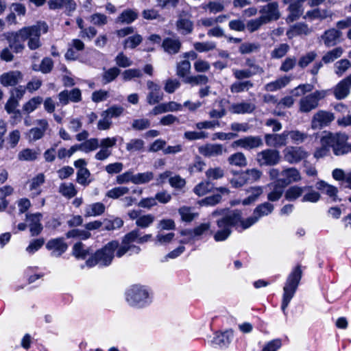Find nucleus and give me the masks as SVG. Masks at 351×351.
I'll return each mask as SVG.
<instances>
[{"label":"nucleus","instance_id":"bf43d9fd","mask_svg":"<svg viewBox=\"0 0 351 351\" xmlns=\"http://www.w3.org/2000/svg\"><path fill=\"white\" fill-rule=\"evenodd\" d=\"M267 23L263 19L261 16L247 21L245 24V28L250 33L258 30L261 27Z\"/></svg>","mask_w":351,"mask_h":351},{"label":"nucleus","instance_id":"a18cd8bd","mask_svg":"<svg viewBox=\"0 0 351 351\" xmlns=\"http://www.w3.org/2000/svg\"><path fill=\"white\" fill-rule=\"evenodd\" d=\"M73 254L78 259H85L90 254V248L86 247L82 243L78 242L73 245Z\"/></svg>","mask_w":351,"mask_h":351},{"label":"nucleus","instance_id":"473e14b6","mask_svg":"<svg viewBox=\"0 0 351 351\" xmlns=\"http://www.w3.org/2000/svg\"><path fill=\"white\" fill-rule=\"evenodd\" d=\"M178 213L182 221L187 223L191 222L199 216V214L194 211V208L189 206L180 207Z\"/></svg>","mask_w":351,"mask_h":351},{"label":"nucleus","instance_id":"49530a36","mask_svg":"<svg viewBox=\"0 0 351 351\" xmlns=\"http://www.w3.org/2000/svg\"><path fill=\"white\" fill-rule=\"evenodd\" d=\"M43 101V97H34L26 102L23 106V110L29 114L34 111Z\"/></svg>","mask_w":351,"mask_h":351},{"label":"nucleus","instance_id":"423d86ee","mask_svg":"<svg viewBox=\"0 0 351 351\" xmlns=\"http://www.w3.org/2000/svg\"><path fill=\"white\" fill-rule=\"evenodd\" d=\"M302 271L300 267H295L288 276L283 287V295L281 308L285 314L286 308L293 298L300 283Z\"/></svg>","mask_w":351,"mask_h":351},{"label":"nucleus","instance_id":"052dcab7","mask_svg":"<svg viewBox=\"0 0 351 351\" xmlns=\"http://www.w3.org/2000/svg\"><path fill=\"white\" fill-rule=\"evenodd\" d=\"M191 71V63L189 60H185L180 62L177 64V75L180 77L185 78Z\"/></svg>","mask_w":351,"mask_h":351},{"label":"nucleus","instance_id":"cd10ccee","mask_svg":"<svg viewBox=\"0 0 351 351\" xmlns=\"http://www.w3.org/2000/svg\"><path fill=\"white\" fill-rule=\"evenodd\" d=\"M44 182L45 176L43 173H39L31 180L29 184L31 197H34L41 193V186Z\"/></svg>","mask_w":351,"mask_h":351},{"label":"nucleus","instance_id":"f257e3e1","mask_svg":"<svg viewBox=\"0 0 351 351\" xmlns=\"http://www.w3.org/2000/svg\"><path fill=\"white\" fill-rule=\"evenodd\" d=\"M273 210V204L269 202L263 203L254 209L253 216L246 219H242V213L240 210L231 211L217 220L218 229L214 234V239L217 242L225 241L230 235L232 227L241 232L256 223L261 217L271 213Z\"/></svg>","mask_w":351,"mask_h":351},{"label":"nucleus","instance_id":"aec40b11","mask_svg":"<svg viewBox=\"0 0 351 351\" xmlns=\"http://www.w3.org/2000/svg\"><path fill=\"white\" fill-rule=\"evenodd\" d=\"M42 217V214L39 213L27 215L26 216V220L32 237L38 235L43 230V226L40 223Z\"/></svg>","mask_w":351,"mask_h":351},{"label":"nucleus","instance_id":"4d7b16f0","mask_svg":"<svg viewBox=\"0 0 351 351\" xmlns=\"http://www.w3.org/2000/svg\"><path fill=\"white\" fill-rule=\"evenodd\" d=\"M154 179V173L146 171L134 174V184H144L149 182Z\"/></svg>","mask_w":351,"mask_h":351},{"label":"nucleus","instance_id":"393cba45","mask_svg":"<svg viewBox=\"0 0 351 351\" xmlns=\"http://www.w3.org/2000/svg\"><path fill=\"white\" fill-rule=\"evenodd\" d=\"M288 134L284 132L280 134H266L265 136V143L268 146L279 147L287 144Z\"/></svg>","mask_w":351,"mask_h":351},{"label":"nucleus","instance_id":"f03ea898","mask_svg":"<svg viewBox=\"0 0 351 351\" xmlns=\"http://www.w3.org/2000/svg\"><path fill=\"white\" fill-rule=\"evenodd\" d=\"M48 25L45 22L39 21L35 25L24 27L16 32L5 34L11 49L16 53L21 52L25 49L24 42L27 41L30 50H36L41 47L40 36L48 32Z\"/></svg>","mask_w":351,"mask_h":351},{"label":"nucleus","instance_id":"b1692460","mask_svg":"<svg viewBox=\"0 0 351 351\" xmlns=\"http://www.w3.org/2000/svg\"><path fill=\"white\" fill-rule=\"evenodd\" d=\"M233 338L232 330H226L223 332L217 333L210 341L213 347H224L228 346Z\"/></svg>","mask_w":351,"mask_h":351},{"label":"nucleus","instance_id":"09e8293b","mask_svg":"<svg viewBox=\"0 0 351 351\" xmlns=\"http://www.w3.org/2000/svg\"><path fill=\"white\" fill-rule=\"evenodd\" d=\"M326 95L324 90H316L315 92L308 95V111L317 107L318 102Z\"/></svg>","mask_w":351,"mask_h":351},{"label":"nucleus","instance_id":"9b49d317","mask_svg":"<svg viewBox=\"0 0 351 351\" xmlns=\"http://www.w3.org/2000/svg\"><path fill=\"white\" fill-rule=\"evenodd\" d=\"M263 142L258 136H247L234 141L232 143L233 148L240 147L245 150H251L262 147Z\"/></svg>","mask_w":351,"mask_h":351},{"label":"nucleus","instance_id":"774afa93","mask_svg":"<svg viewBox=\"0 0 351 351\" xmlns=\"http://www.w3.org/2000/svg\"><path fill=\"white\" fill-rule=\"evenodd\" d=\"M90 237V233L86 230L73 229L66 233L67 238H77L87 239Z\"/></svg>","mask_w":351,"mask_h":351},{"label":"nucleus","instance_id":"69168bd1","mask_svg":"<svg viewBox=\"0 0 351 351\" xmlns=\"http://www.w3.org/2000/svg\"><path fill=\"white\" fill-rule=\"evenodd\" d=\"M90 173L88 169H78L77 173V182L83 186H87L90 182L88 180Z\"/></svg>","mask_w":351,"mask_h":351},{"label":"nucleus","instance_id":"412c9836","mask_svg":"<svg viewBox=\"0 0 351 351\" xmlns=\"http://www.w3.org/2000/svg\"><path fill=\"white\" fill-rule=\"evenodd\" d=\"M147 86L149 90L147 96V101L149 104L153 105L157 104L162 99L163 93L159 85L152 81H148Z\"/></svg>","mask_w":351,"mask_h":351},{"label":"nucleus","instance_id":"4be33fe9","mask_svg":"<svg viewBox=\"0 0 351 351\" xmlns=\"http://www.w3.org/2000/svg\"><path fill=\"white\" fill-rule=\"evenodd\" d=\"M46 247L51 252L53 256L58 257L66 250L67 245L62 238H57L49 240L46 245Z\"/></svg>","mask_w":351,"mask_h":351},{"label":"nucleus","instance_id":"6e6552de","mask_svg":"<svg viewBox=\"0 0 351 351\" xmlns=\"http://www.w3.org/2000/svg\"><path fill=\"white\" fill-rule=\"evenodd\" d=\"M123 112V108L121 106H113L104 110L101 113V118L97 123V129L99 130H107L110 129L112 125V118L119 117Z\"/></svg>","mask_w":351,"mask_h":351},{"label":"nucleus","instance_id":"de8ad7c7","mask_svg":"<svg viewBox=\"0 0 351 351\" xmlns=\"http://www.w3.org/2000/svg\"><path fill=\"white\" fill-rule=\"evenodd\" d=\"M304 1L305 0H299L295 3L290 4L289 8L290 12V14L288 16L289 20L293 21L300 17L302 13V10L301 9V2Z\"/></svg>","mask_w":351,"mask_h":351},{"label":"nucleus","instance_id":"ea45409f","mask_svg":"<svg viewBox=\"0 0 351 351\" xmlns=\"http://www.w3.org/2000/svg\"><path fill=\"white\" fill-rule=\"evenodd\" d=\"M80 151L84 153H89L96 150L99 146V141L97 138H91L79 144Z\"/></svg>","mask_w":351,"mask_h":351},{"label":"nucleus","instance_id":"a19ab883","mask_svg":"<svg viewBox=\"0 0 351 351\" xmlns=\"http://www.w3.org/2000/svg\"><path fill=\"white\" fill-rule=\"evenodd\" d=\"M206 177L208 181L219 180L225 175V171L220 167L208 168L205 172Z\"/></svg>","mask_w":351,"mask_h":351},{"label":"nucleus","instance_id":"6ab92c4d","mask_svg":"<svg viewBox=\"0 0 351 351\" xmlns=\"http://www.w3.org/2000/svg\"><path fill=\"white\" fill-rule=\"evenodd\" d=\"M351 88V74L340 81L335 87L333 93L336 99H343L350 93Z\"/></svg>","mask_w":351,"mask_h":351},{"label":"nucleus","instance_id":"72a5a7b5","mask_svg":"<svg viewBox=\"0 0 351 351\" xmlns=\"http://www.w3.org/2000/svg\"><path fill=\"white\" fill-rule=\"evenodd\" d=\"M228 162L230 165L239 167H245L247 165V158L242 152L231 154L228 158Z\"/></svg>","mask_w":351,"mask_h":351},{"label":"nucleus","instance_id":"5701e85b","mask_svg":"<svg viewBox=\"0 0 351 351\" xmlns=\"http://www.w3.org/2000/svg\"><path fill=\"white\" fill-rule=\"evenodd\" d=\"M285 160L289 163L298 162L305 155V152L300 147H288L283 151Z\"/></svg>","mask_w":351,"mask_h":351},{"label":"nucleus","instance_id":"864d4df0","mask_svg":"<svg viewBox=\"0 0 351 351\" xmlns=\"http://www.w3.org/2000/svg\"><path fill=\"white\" fill-rule=\"evenodd\" d=\"M130 193V189L127 186H117L110 190H109L106 196L112 198V199H118L121 197L128 195Z\"/></svg>","mask_w":351,"mask_h":351},{"label":"nucleus","instance_id":"603ef678","mask_svg":"<svg viewBox=\"0 0 351 351\" xmlns=\"http://www.w3.org/2000/svg\"><path fill=\"white\" fill-rule=\"evenodd\" d=\"M252 86V82L249 80L243 82H235L230 86V91L232 93H239L248 90Z\"/></svg>","mask_w":351,"mask_h":351},{"label":"nucleus","instance_id":"680f3d73","mask_svg":"<svg viewBox=\"0 0 351 351\" xmlns=\"http://www.w3.org/2000/svg\"><path fill=\"white\" fill-rule=\"evenodd\" d=\"M59 191L62 195L68 198H71L77 194L75 186L72 183H64L61 184Z\"/></svg>","mask_w":351,"mask_h":351},{"label":"nucleus","instance_id":"39448f33","mask_svg":"<svg viewBox=\"0 0 351 351\" xmlns=\"http://www.w3.org/2000/svg\"><path fill=\"white\" fill-rule=\"evenodd\" d=\"M348 136L345 133L328 132L321 138L320 142L321 144L328 145L329 148H331L334 155L339 156L348 154Z\"/></svg>","mask_w":351,"mask_h":351},{"label":"nucleus","instance_id":"58836bf2","mask_svg":"<svg viewBox=\"0 0 351 351\" xmlns=\"http://www.w3.org/2000/svg\"><path fill=\"white\" fill-rule=\"evenodd\" d=\"M138 17V13L131 9L124 10L117 18V22L121 23L130 24L134 21Z\"/></svg>","mask_w":351,"mask_h":351},{"label":"nucleus","instance_id":"0eeeda50","mask_svg":"<svg viewBox=\"0 0 351 351\" xmlns=\"http://www.w3.org/2000/svg\"><path fill=\"white\" fill-rule=\"evenodd\" d=\"M140 233L139 230H134L126 234L122 239L121 244H119L120 247L118 248L117 252H116V256L121 258L127 253L129 255L138 254L141 252V248L134 245L133 243L136 242L138 243Z\"/></svg>","mask_w":351,"mask_h":351},{"label":"nucleus","instance_id":"bb28decb","mask_svg":"<svg viewBox=\"0 0 351 351\" xmlns=\"http://www.w3.org/2000/svg\"><path fill=\"white\" fill-rule=\"evenodd\" d=\"M106 210L105 205L101 202H95L86 205L84 209V217H97L101 215Z\"/></svg>","mask_w":351,"mask_h":351},{"label":"nucleus","instance_id":"f3484780","mask_svg":"<svg viewBox=\"0 0 351 351\" xmlns=\"http://www.w3.org/2000/svg\"><path fill=\"white\" fill-rule=\"evenodd\" d=\"M23 74L21 71H10L0 75V84L5 87L13 86L22 81Z\"/></svg>","mask_w":351,"mask_h":351},{"label":"nucleus","instance_id":"3c124183","mask_svg":"<svg viewBox=\"0 0 351 351\" xmlns=\"http://www.w3.org/2000/svg\"><path fill=\"white\" fill-rule=\"evenodd\" d=\"M304 190L305 187L291 186L287 190L285 198L288 201H294L302 195Z\"/></svg>","mask_w":351,"mask_h":351},{"label":"nucleus","instance_id":"4c0bfd02","mask_svg":"<svg viewBox=\"0 0 351 351\" xmlns=\"http://www.w3.org/2000/svg\"><path fill=\"white\" fill-rule=\"evenodd\" d=\"M247 193H249V195L242 201L243 205H249L254 202L262 194L263 188L261 186L250 187L247 190Z\"/></svg>","mask_w":351,"mask_h":351},{"label":"nucleus","instance_id":"f704fd0d","mask_svg":"<svg viewBox=\"0 0 351 351\" xmlns=\"http://www.w3.org/2000/svg\"><path fill=\"white\" fill-rule=\"evenodd\" d=\"M181 47V43L178 39L166 38L162 42L164 50L169 53H177Z\"/></svg>","mask_w":351,"mask_h":351},{"label":"nucleus","instance_id":"37998d69","mask_svg":"<svg viewBox=\"0 0 351 351\" xmlns=\"http://www.w3.org/2000/svg\"><path fill=\"white\" fill-rule=\"evenodd\" d=\"M343 50L341 47H337L328 51L323 57L322 61L325 64L334 62L336 59L340 58L343 54Z\"/></svg>","mask_w":351,"mask_h":351},{"label":"nucleus","instance_id":"2eb2a0df","mask_svg":"<svg viewBox=\"0 0 351 351\" xmlns=\"http://www.w3.org/2000/svg\"><path fill=\"white\" fill-rule=\"evenodd\" d=\"M259 12L261 14V16L267 23L271 21H276L280 17L277 2H271L263 6Z\"/></svg>","mask_w":351,"mask_h":351},{"label":"nucleus","instance_id":"2f4dec72","mask_svg":"<svg viewBox=\"0 0 351 351\" xmlns=\"http://www.w3.org/2000/svg\"><path fill=\"white\" fill-rule=\"evenodd\" d=\"M178 30L182 34H188L192 32L193 29V22L186 16H180L177 21Z\"/></svg>","mask_w":351,"mask_h":351},{"label":"nucleus","instance_id":"c03bdc74","mask_svg":"<svg viewBox=\"0 0 351 351\" xmlns=\"http://www.w3.org/2000/svg\"><path fill=\"white\" fill-rule=\"evenodd\" d=\"M194 49L199 52L204 53L213 51L217 47V44L214 41L195 42L193 44Z\"/></svg>","mask_w":351,"mask_h":351},{"label":"nucleus","instance_id":"6e6d98bb","mask_svg":"<svg viewBox=\"0 0 351 351\" xmlns=\"http://www.w3.org/2000/svg\"><path fill=\"white\" fill-rule=\"evenodd\" d=\"M213 186L210 181H202L193 189V192L198 196H203L211 191Z\"/></svg>","mask_w":351,"mask_h":351},{"label":"nucleus","instance_id":"13d9d810","mask_svg":"<svg viewBox=\"0 0 351 351\" xmlns=\"http://www.w3.org/2000/svg\"><path fill=\"white\" fill-rule=\"evenodd\" d=\"M208 82V77L205 75H197L195 76H188L184 79V82L190 84L193 86L206 84Z\"/></svg>","mask_w":351,"mask_h":351},{"label":"nucleus","instance_id":"c756f323","mask_svg":"<svg viewBox=\"0 0 351 351\" xmlns=\"http://www.w3.org/2000/svg\"><path fill=\"white\" fill-rule=\"evenodd\" d=\"M256 108L254 104L249 102H241L233 104L230 108V110L234 114L252 113Z\"/></svg>","mask_w":351,"mask_h":351},{"label":"nucleus","instance_id":"7ed1b4c3","mask_svg":"<svg viewBox=\"0 0 351 351\" xmlns=\"http://www.w3.org/2000/svg\"><path fill=\"white\" fill-rule=\"evenodd\" d=\"M125 299L130 306L144 308L152 303V295L145 286L133 285L125 291Z\"/></svg>","mask_w":351,"mask_h":351},{"label":"nucleus","instance_id":"8fccbe9b","mask_svg":"<svg viewBox=\"0 0 351 351\" xmlns=\"http://www.w3.org/2000/svg\"><path fill=\"white\" fill-rule=\"evenodd\" d=\"M317 188L319 190H324L326 193L332 198L333 201L337 200V195L338 193L337 187L329 185L324 181H320L317 183Z\"/></svg>","mask_w":351,"mask_h":351},{"label":"nucleus","instance_id":"4468645a","mask_svg":"<svg viewBox=\"0 0 351 351\" xmlns=\"http://www.w3.org/2000/svg\"><path fill=\"white\" fill-rule=\"evenodd\" d=\"M301 176L299 171L295 168H288L281 171L280 178L276 182L283 188L289 184L300 180Z\"/></svg>","mask_w":351,"mask_h":351},{"label":"nucleus","instance_id":"a211bd4d","mask_svg":"<svg viewBox=\"0 0 351 351\" xmlns=\"http://www.w3.org/2000/svg\"><path fill=\"white\" fill-rule=\"evenodd\" d=\"M198 151L204 156L211 158L222 155L226 149L221 144L208 143L199 147Z\"/></svg>","mask_w":351,"mask_h":351},{"label":"nucleus","instance_id":"c85d7f7f","mask_svg":"<svg viewBox=\"0 0 351 351\" xmlns=\"http://www.w3.org/2000/svg\"><path fill=\"white\" fill-rule=\"evenodd\" d=\"M341 36V32L335 28L326 30L322 36L324 45L326 47H332L337 44V41Z\"/></svg>","mask_w":351,"mask_h":351},{"label":"nucleus","instance_id":"1a4fd4ad","mask_svg":"<svg viewBox=\"0 0 351 351\" xmlns=\"http://www.w3.org/2000/svg\"><path fill=\"white\" fill-rule=\"evenodd\" d=\"M210 228L209 223H203L197 226L193 230H184L181 232V234L184 237L181 240L182 243H188L191 241H195L201 239L206 235Z\"/></svg>","mask_w":351,"mask_h":351},{"label":"nucleus","instance_id":"0e129e2a","mask_svg":"<svg viewBox=\"0 0 351 351\" xmlns=\"http://www.w3.org/2000/svg\"><path fill=\"white\" fill-rule=\"evenodd\" d=\"M143 17L146 20H158L159 22L165 21V18L162 17L158 12L155 9H147L142 12Z\"/></svg>","mask_w":351,"mask_h":351},{"label":"nucleus","instance_id":"c9c22d12","mask_svg":"<svg viewBox=\"0 0 351 351\" xmlns=\"http://www.w3.org/2000/svg\"><path fill=\"white\" fill-rule=\"evenodd\" d=\"M306 87L305 85H300L293 91V95L295 97L302 96L300 99V110L302 112H307V96L305 95Z\"/></svg>","mask_w":351,"mask_h":351},{"label":"nucleus","instance_id":"338daca9","mask_svg":"<svg viewBox=\"0 0 351 351\" xmlns=\"http://www.w3.org/2000/svg\"><path fill=\"white\" fill-rule=\"evenodd\" d=\"M351 62L347 59H341L335 64V73L338 75H342L349 68Z\"/></svg>","mask_w":351,"mask_h":351},{"label":"nucleus","instance_id":"e2e57ef3","mask_svg":"<svg viewBox=\"0 0 351 351\" xmlns=\"http://www.w3.org/2000/svg\"><path fill=\"white\" fill-rule=\"evenodd\" d=\"M103 223L105 226V230H114L122 227L123 225V221L119 217H116L113 219H106L104 220Z\"/></svg>","mask_w":351,"mask_h":351},{"label":"nucleus","instance_id":"ddd939ff","mask_svg":"<svg viewBox=\"0 0 351 351\" xmlns=\"http://www.w3.org/2000/svg\"><path fill=\"white\" fill-rule=\"evenodd\" d=\"M36 127L30 129L27 133V137L29 141H36L42 138L49 128L48 121L45 119L35 121Z\"/></svg>","mask_w":351,"mask_h":351},{"label":"nucleus","instance_id":"5fc2aeb1","mask_svg":"<svg viewBox=\"0 0 351 351\" xmlns=\"http://www.w3.org/2000/svg\"><path fill=\"white\" fill-rule=\"evenodd\" d=\"M145 142L142 139L133 138L126 144L125 148L130 152H143Z\"/></svg>","mask_w":351,"mask_h":351},{"label":"nucleus","instance_id":"79ce46f5","mask_svg":"<svg viewBox=\"0 0 351 351\" xmlns=\"http://www.w3.org/2000/svg\"><path fill=\"white\" fill-rule=\"evenodd\" d=\"M268 186L272 187V191L267 195L268 199L271 202L278 200L281 197L285 188L276 181L274 183L269 184Z\"/></svg>","mask_w":351,"mask_h":351},{"label":"nucleus","instance_id":"7c9ffc66","mask_svg":"<svg viewBox=\"0 0 351 351\" xmlns=\"http://www.w3.org/2000/svg\"><path fill=\"white\" fill-rule=\"evenodd\" d=\"M200 8L210 14H217L225 10V4L222 1H211L202 4Z\"/></svg>","mask_w":351,"mask_h":351},{"label":"nucleus","instance_id":"20e7f679","mask_svg":"<svg viewBox=\"0 0 351 351\" xmlns=\"http://www.w3.org/2000/svg\"><path fill=\"white\" fill-rule=\"evenodd\" d=\"M119 247V243L117 241H112L108 243L103 248L97 250L93 256L89 258L86 261V265L89 267L97 264L101 266H108L112 261L115 250L117 252Z\"/></svg>","mask_w":351,"mask_h":351},{"label":"nucleus","instance_id":"a878e982","mask_svg":"<svg viewBox=\"0 0 351 351\" xmlns=\"http://www.w3.org/2000/svg\"><path fill=\"white\" fill-rule=\"evenodd\" d=\"M233 75L237 80L249 78L256 74L263 72V69L257 65H252L247 69H233Z\"/></svg>","mask_w":351,"mask_h":351},{"label":"nucleus","instance_id":"9d476101","mask_svg":"<svg viewBox=\"0 0 351 351\" xmlns=\"http://www.w3.org/2000/svg\"><path fill=\"white\" fill-rule=\"evenodd\" d=\"M256 159L260 166H274L280 160V152L276 149H266L258 152Z\"/></svg>","mask_w":351,"mask_h":351},{"label":"nucleus","instance_id":"e433bc0d","mask_svg":"<svg viewBox=\"0 0 351 351\" xmlns=\"http://www.w3.org/2000/svg\"><path fill=\"white\" fill-rule=\"evenodd\" d=\"M39 151L34 149L26 148L18 154V159L21 161H33L37 159Z\"/></svg>","mask_w":351,"mask_h":351},{"label":"nucleus","instance_id":"f8f14e48","mask_svg":"<svg viewBox=\"0 0 351 351\" xmlns=\"http://www.w3.org/2000/svg\"><path fill=\"white\" fill-rule=\"evenodd\" d=\"M334 119L335 115L332 112L319 110L313 117L311 128L313 129H322L328 126Z\"/></svg>","mask_w":351,"mask_h":351},{"label":"nucleus","instance_id":"dca6fc26","mask_svg":"<svg viewBox=\"0 0 351 351\" xmlns=\"http://www.w3.org/2000/svg\"><path fill=\"white\" fill-rule=\"evenodd\" d=\"M58 97L60 104L65 106L69 102H80L82 100V93L81 90L77 88L70 90H64L58 94Z\"/></svg>","mask_w":351,"mask_h":351}]
</instances>
